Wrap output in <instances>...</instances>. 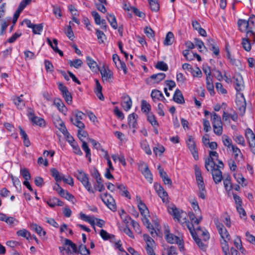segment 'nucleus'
I'll list each match as a JSON object with an SVG mask.
<instances>
[{
  "label": "nucleus",
  "instance_id": "nucleus-6",
  "mask_svg": "<svg viewBox=\"0 0 255 255\" xmlns=\"http://www.w3.org/2000/svg\"><path fill=\"white\" fill-rule=\"evenodd\" d=\"M212 115L214 132L217 135H220L222 134L223 132L222 123L221 117L215 113L212 114Z\"/></svg>",
  "mask_w": 255,
  "mask_h": 255
},
{
  "label": "nucleus",
  "instance_id": "nucleus-8",
  "mask_svg": "<svg viewBox=\"0 0 255 255\" xmlns=\"http://www.w3.org/2000/svg\"><path fill=\"white\" fill-rule=\"evenodd\" d=\"M86 118V114L81 111H77L74 118H70L71 123L80 129L85 128L84 124L81 121Z\"/></svg>",
  "mask_w": 255,
  "mask_h": 255
},
{
  "label": "nucleus",
  "instance_id": "nucleus-50",
  "mask_svg": "<svg viewBox=\"0 0 255 255\" xmlns=\"http://www.w3.org/2000/svg\"><path fill=\"white\" fill-rule=\"evenodd\" d=\"M194 42L195 44V46L196 45L197 47L200 52L203 51L204 49L206 50H207L206 47L204 45V42L202 40L198 38H195Z\"/></svg>",
  "mask_w": 255,
  "mask_h": 255
},
{
  "label": "nucleus",
  "instance_id": "nucleus-33",
  "mask_svg": "<svg viewBox=\"0 0 255 255\" xmlns=\"http://www.w3.org/2000/svg\"><path fill=\"white\" fill-rule=\"evenodd\" d=\"M196 236H202L204 241L208 240L210 238L209 234L207 231H203L200 227H197L195 229Z\"/></svg>",
  "mask_w": 255,
  "mask_h": 255
},
{
  "label": "nucleus",
  "instance_id": "nucleus-41",
  "mask_svg": "<svg viewBox=\"0 0 255 255\" xmlns=\"http://www.w3.org/2000/svg\"><path fill=\"white\" fill-rule=\"evenodd\" d=\"M62 197L67 199L68 201H72L74 199V197L67 190H61L60 194H59Z\"/></svg>",
  "mask_w": 255,
  "mask_h": 255
},
{
  "label": "nucleus",
  "instance_id": "nucleus-60",
  "mask_svg": "<svg viewBox=\"0 0 255 255\" xmlns=\"http://www.w3.org/2000/svg\"><path fill=\"white\" fill-rule=\"evenodd\" d=\"M156 68L159 69L160 70H162L164 71H166L168 70V66L163 61H159L155 65Z\"/></svg>",
  "mask_w": 255,
  "mask_h": 255
},
{
  "label": "nucleus",
  "instance_id": "nucleus-2",
  "mask_svg": "<svg viewBox=\"0 0 255 255\" xmlns=\"http://www.w3.org/2000/svg\"><path fill=\"white\" fill-rule=\"evenodd\" d=\"M238 25L241 31L246 32L247 37H253V34L255 33V16H250L248 20L239 19Z\"/></svg>",
  "mask_w": 255,
  "mask_h": 255
},
{
  "label": "nucleus",
  "instance_id": "nucleus-22",
  "mask_svg": "<svg viewBox=\"0 0 255 255\" xmlns=\"http://www.w3.org/2000/svg\"><path fill=\"white\" fill-rule=\"evenodd\" d=\"M251 41L255 42V33L253 34V37H248L246 36L242 40L243 47L247 51H250L251 49Z\"/></svg>",
  "mask_w": 255,
  "mask_h": 255
},
{
  "label": "nucleus",
  "instance_id": "nucleus-14",
  "mask_svg": "<svg viewBox=\"0 0 255 255\" xmlns=\"http://www.w3.org/2000/svg\"><path fill=\"white\" fill-rule=\"evenodd\" d=\"M154 187L156 193L158 196L161 198L164 203H167L169 202L168 196L167 193L164 189V188L157 183L154 184Z\"/></svg>",
  "mask_w": 255,
  "mask_h": 255
},
{
  "label": "nucleus",
  "instance_id": "nucleus-9",
  "mask_svg": "<svg viewBox=\"0 0 255 255\" xmlns=\"http://www.w3.org/2000/svg\"><path fill=\"white\" fill-rule=\"evenodd\" d=\"M186 143L194 159L196 160H197L199 157L198 149L194 138L192 135L188 136V139L186 140Z\"/></svg>",
  "mask_w": 255,
  "mask_h": 255
},
{
  "label": "nucleus",
  "instance_id": "nucleus-11",
  "mask_svg": "<svg viewBox=\"0 0 255 255\" xmlns=\"http://www.w3.org/2000/svg\"><path fill=\"white\" fill-rule=\"evenodd\" d=\"M100 197L103 202L111 210L114 211L116 210L117 207L113 198L108 193L101 194Z\"/></svg>",
  "mask_w": 255,
  "mask_h": 255
},
{
  "label": "nucleus",
  "instance_id": "nucleus-29",
  "mask_svg": "<svg viewBox=\"0 0 255 255\" xmlns=\"http://www.w3.org/2000/svg\"><path fill=\"white\" fill-rule=\"evenodd\" d=\"M46 202L47 204L52 208L56 206H63L64 205V202L56 197H53L49 199L46 201Z\"/></svg>",
  "mask_w": 255,
  "mask_h": 255
},
{
  "label": "nucleus",
  "instance_id": "nucleus-18",
  "mask_svg": "<svg viewBox=\"0 0 255 255\" xmlns=\"http://www.w3.org/2000/svg\"><path fill=\"white\" fill-rule=\"evenodd\" d=\"M151 97L154 102H156L158 101H162L165 103L166 101V100L164 98L162 93L158 90L154 89L152 90Z\"/></svg>",
  "mask_w": 255,
  "mask_h": 255
},
{
  "label": "nucleus",
  "instance_id": "nucleus-27",
  "mask_svg": "<svg viewBox=\"0 0 255 255\" xmlns=\"http://www.w3.org/2000/svg\"><path fill=\"white\" fill-rule=\"evenodd\" d=\"M23 96V95L21 94L20 96L13 97L12 99L14 104L19 109H22L25 107V102L22 99Z\"/></svg>",
  "mask_w": 255,
  "mask_h": 255
},
{
  "label": "nucleus",
  "instance_id": "nucleus-1",
  "mask_svg": "<svg viewBox=\"0 0 255 255\" xmlns=\"http://www.w3.org/2000/svg\"><path fill=\"white\" fill-rule=\"evenodd\" d=\"M219 154L215 151H210L209 156L205 160V166L208 171L212 173L214 182L218 184L223 179L222 173L220 169L224 168V164L218 159Z\"/></svg>",
  "mask_w": 255,
  "mask_h": 255
},
{
  "label": "nucleus",
  "instance_id": "nucleus-13",
  "mask_svg": "<svg viewBox=\"0 0 255 255\" xmlns=\"http://www.w3.org/2000/svg\"><path fill=\"white\" fill-rule=\"evenodd\" d=\"M215 224L222 239L230 240V235L223 224L218 220L215 221Z\"/></svg>",
  "mask_w": 255,
  "mask_h": 255
},
{
  "label": "nucleus",
  "instance_id": "nucleus-12",
  "mask_svg": "<svg viewBox=\"0 0 255 255\" xmlns=\"http://www.w3.org/2000/svg\"><path fill=\"white\" fill-rule=\"evenodd\" d=\"M165 77L166 75L163 73L153 74L145 80V82L148 85H153L159 83L161 81L163 80Z\"/></svg>",
  "mask_w": 255,
  "mask_h": 255
},
{
  "label": "nucleus",
  "instance_id": "nucleus-16",
  "mask_svg": "<svg viewBox=\"0 0 255 255\" xmlns=\"http://www.w3.org/2000/svg\"><path fill=\"white\" fill-rule=\"evenodd\" d=\"M28 117L31 122L40 127L45 126V121L43 119L35 116L34 112L31 111L28 114Z\"/></svg>",
  "mask_w": 255,
  "mask_h": 255
},
{
  "label": "nucleus",
  "instance_id": "nucleus-51",
  "mask_svg": "<svg viewBox=\"0 0 255 255\" xmlns=\"http://www.w3.org/2000/svg\"><path fill=\"white\" fill-rule=\"evenodd\" d=\"M234 177L237 181L242 185V186H246L247 184L245 183L246 181L245 178L240 174H234Z\"/></svg>",
  "mask_w": 255,
  "mask_h": 255
},
{
  "label": "nucleus",
  "instance_id": "nucleus-17",
  "mask_svg": "<svg viewBox=\"0 0 255 255\" xmlns=\"http://www.w3.org/2000/svg\"><path fill=\"white\" fill-rule=\"evenodd\" d=\"M64 245L67 246L66 250L67 254H74L78 253L76 245L73 243L70 240L65 239Z\"/></svg>",
  "mask_w": 255,
  "mask_h": 255
},
{
  "label": "nucleus",
  "instance_id": "nucleus-32",
  "mask_svg": "<svg viewBox=\"0 0 255 255\" xmlns=\"http://www.w3.org/2000/svg\"><path fill=\"white\" fill-rule=\"evenodd\" d=\"M173 98V100L178 104H183L185 102L183 96L179 89L175 90Z\"/></svg>",
  "mask_w": 255,
  "mask_h": 255
},
{
  "label": "nucleus",
  "instance_id": "nucleus-24",
  "mask_svg": "<svg viewBox=\"0 0 255 255\" xmlns=\"http://www.w3.org/2000/svg\"><path fill=\"white\" fill-rule=\"evenodd\" d=\"M235 88L237 92L242 91L244 89V81L242 76L237 75L235 77Z\"/></svg>",
  "mask_w": 255,
  "mask_h": 255
},
{
  "label": "nucleus",
  "instance_id": "nucleus-57",
  "mask_svg": "<svg viewBox=\"0 0 255 255\" xmlns=\"http://www.w3.org/2000/svg\"><path fill=\"white\" fill-rule=\"evenodd\" d=\"M96 34L99 40V42L100 44L103 43L106 38V35L104 32L97 29H96Z\"/></svg>",
  "mask_w": 255,
  "mask_h": 255
},
{
  "label": "nucleus",
  "instance_id": "nucleus-40",
  "mask_svg": "<svg viewBox=\"0 0 255 255\" xmlns=\"http://www.w3.org/2000/svg\"><path fill=\"white\" fill-rule=\"evenodd\" d=\"M174 40V34L172 32H168L166 36L165 39L164 41V44L165 45H171L172 44Z\"/></svg>",
  "mask_w": 255,
  "mask_h": 255
},
{
  "label": "nucleus",
  "instance_id": "nucleus-31",
  "mask_svg": "<svg viewBox=\"0 0 255 255\" xmlns=\"http://www.w3.org/2000/svg\"><path fill=\"white\" fill-rule=\"evenodd\" d=\"M86 61L88 66L92 71L93 72H97L99 70V67L98 66L97 62L91 57L87 56Z\"/></svg>",
  "mask_w": 255,
  "mask_h": 255
},
{
  "label": "nucleus",
  "instance_id": "nucleus-19",
  "mask_svg": "<svg viewBox=\"0 0 255 255\" xmlns=\"http://www.w3.org/2000/svg\"><path fill=\"white\" fill-rule=\"evenodd\" d=\"M100 71L103 81H109L113 78V72L109 68H106L105 66H103Z\"/></svg>",
  "mask_w": 255,
  "mask_h": 255
},
{
  "label": "nucleus",
  "instance_id": "nucleus-36",
  "mask_svg": "<svg viewBox=\"0 0 255 255\" xmlns=\"http://www.w3.org/2000/svg\"><path fill=\"white\" fill-rule=\"evenodd\" d=\"M245 136L249 143L251 142L255 141V134L253 132L252 130L248 128L245 131Z\"/></svg>",
  "mask_w": 255,
  "mask_h": 255
},
{
  "label": "nucleus",
  "instance_id": "nucleus-23",
  "mask_svg": "<svg viewBox=\"0 0 255 255\" xmlns=\"http://www.w3.org/2000/svg\"><path fill=\"white\" fill-rule=\"evenodd\" d=\"M193 227H189V230L198 246L202 250H205L206 249V245L199 239L198 237L196 236L195 232L193 229Z\"/></svg>",
  "mask_w": 255,
  "mask_h": 255
},
{
  "label": "nucleus",
  "instance_id": "nucleus-35",
  "mask_svg": "<svg viewBox=\"0 0 255 255\" xmlns=\"http://www.w3.org/2000/svg\"><path fill=\"white\" fill-rule=\"evenodd\" d=\"M141 172L147 181L151 183L153 181L152 174L147 165H145L144 170Z\"/></svg>",
  "mask_w": 255,
  "mask_h": 255
},
{
  "label": "nucleus",
  "instance_id": "nucleus-56",
  "mask_svg": "<svg viewBox=\"0 0 255 255\" xmlns=\"http://www.w3.org/2000/svg\"><path fill=\"white\" fill-rule=\"evenodd\" d=\"M100 236L104 240H108L115 237L114 235H110L106 231L103 229L101 230L100 231Z\"/></svg>",
  "mask_w": 255,
  "mask_h": 255
},
{
  "label": "nucleus",
  "instance_id": "nucleus-52",
  "mask_svg": "<svg viewBox=\"0 0 255 255\" xmlns=\"http://www.w3.org/2000/svg\"><path fill=\"white\" fill-rule=\"evenodd\" d=\"M147 120L152 126H158V123L156 120L155 117L152 113L147 115Z\"/></svg>",
  "mask_w": 255,
  "mask_h": 255
},
{
  "label": "nucleus",
  "instance_id": "nucleus-45",
  "mask_svg": "<svg viewBox=\"0 0 255 255\" xmlns=\"http://www.w3.org/2000/svg\"><path fill=\"white\" fill-rule=\"evenodd\" d=\"M82 148L86 153V157L88 158L89 161L90 162L91 161V150L88 145L86 141H83L82 145Z\"/></svg>",
  "mask_w": 255,
  "mask_h": 255
},
{
  "label": "nucleus",
  "instance_id": "nucleus-25",
  "mask_svg": "<svg viewBox=\"0 0 255 255\" xmlns=\"http://www.w3.org/2000/svg\"><path fill=\"white\" fill-rule=\"evenodd\" d=\"M143 224L148 229L151 235L154 237V234L157 235L155 229L153 228V226L150 224L149 220L147 219V216H143L142 219Z\"/></svg>",
  "mask_w": 255,
  "mask_h": 255
},
{
  "label": "nucleus",
  "instance_id": "nucleus-37",
  "mask_svg": "<svg viewBox=\"0 0 255 255\" xmlns=\"http://www.w3.org/2000/svg\"><path fill=\"white\" fill-rule=\"evenodd\" d=\"M141 110L143 113L148 115L150 113L151 106L146 101L143 100L141 102Z\"/></svg>",
  "mask_w": 255,
  "mask_h": 255
},
{
  "label": "nucleus",
  "instance_id": "nucleus-43",
  "mask_svg": "<svg viewBox=\"0 0 255 255\" xmlns=\"http://www.w3.org/2000/svg\"><path fill=\"white\" fill-rule=\"evenodd\" d=\"M137 206L139 210L140 211V214L143 216V217L149 216V211L144 203L138 204Z\"/></svg>",
  "mask_w": 255,
  "mask_h": 255
},
{
  "label": "nucleus",
  "instance_id": "nucleus-26",
  "mask_svg": "<svg viewBox=\"0 0 255 255\" xmlns=\"http://www.w3.org/2000/svg\"><path fill=\"white\" fill-rule=\"evenodd\" d=\"M54 104L60 112L63 113L65 115L66 114L67 109L61 99L59 98L55 99L54 101Z\"/></svg>",
  "mask_w": 255,
  "mask_h": 255
},
{
  "label": "nucleus",
  "instance_id": "nucleus-5",
  "mask_svg": "<svg viewBox=\"0 0 255 255\" xmlns=\"http://www.w3.org/2000/svg\"><path fill=\"white\" fill-rule=\"evenodd\" d=\"M165 238L167 242L170 244L176 243L179 248L183 247V240L180 237H177L173 234L170 233L169 227H165Z\"/></svg>",
  "mask_w": 255,
  "mask_h": 255
},
{
  "label": "nucleus",
  "instance_id": "nucleus-49",
  "mask_svg": "<svg viewBox=\"0 0 255 255\" xmlns=\"http://www.w3.org/2000/svg\"><path fill=\"white\" fill-rule=\"evenodd\" d=\"M68 64L71 67L78 69L82 66L83 62L81 59H77L74 60H69Z\"/></svg>",
  "mask_w": 255,
  "mask_h": 255
},
{
  "label": "nucleus",
  "instance_id": "nucleus-20",
  "mask_svg": "<svg viewBox=\"0 0 255 255\" xmlns=\"http://www.w3.org/2000/svg\"><path fill=\"white\" fill-rule=\"evenodd\" d=\"M195 175L197 181V184L199 187L205 186L203 178L202 175L201 171L197 165L195 166Z\"/></svg>",
  "mask_w": 255,
  "mask_h": 255
},
{
  "label": "nucleus",
  "instance_id": "nucleus-61",
  "mask_svg": "<svg viewBox=\"0 0 255 255\" xmlns=\"http://www.w3.org/2000/svg\"><path fill=\"white\" fill-rule=\"evenodd\" d=\"M88 133L85 130H83V129L79 128L78 131V136L80 140L83 142V141H85L84 140V138L88 136Z\"/></svg>",
  "mask_w": 255,
  "mask_h": 255
},
{
  "label": "nucleus",
  "instance_id": "nucleus-48",
  "mask_svg": "<svg viewBox=\"0 0 255 255\" xmlns=\"http://www.w3.org/2000/svg\"><path fill=\"white\" fill-rule=\"evenodd\" d=\"M16 235L18 236H20L23 238H26L27 240H29L31 239V235L27 230L25 229H22L18 230L16 232Z\"/></svg>",
  "mask_w": 255,
  "mask_h": 255
},
{
  "label": "nucleus",
  "instance_id": "nucleus-28",
  "mask_svg": "<svg viewBox=\"0 0 255 255\" xmlns=\"http://www.w3.org/2000/svg\"><path fill=\"white\" fill-rule=\"evenodd\" d=\"M123 99L124 101L122 103V106L125 111H128L132 106L131 99L128 95H125Z\"/></svg>",
  "mask_w": 255,
  "mask_h": 255
},
{
  "label": "nucleus",
  "instance_id": "nucleus-38",
  "mask_svg": "<svg viewBox=\"0 0 255 255\" xmlns=\"http://www.w3.org/2000/svg\"><path fill=\"white\" fill-rule=\"evenodd\" d=\"M81 219L90 223L95 228V218L87 216L84 213H80Z\"/></svg>",
  "mask_w": 255,
  "mask_h": 255
},
{
  "label": "nucleus",
  "instance_id": "nucleus-59",
  "mask_svg": "<svg viewBox=\"0 0 255 255\" xmlns=\"http://www.w3.org/2000/svg\"><path fill=\"white\" fill-rule=\"evenodd\" d=\"M223 141L225 146L228 147H232V146H234L232 144V139L227 135H224L223 137Z\"/></svg>",
  "mask_w": 255,
  "mask_h": 255
},
{
  "label": "nucleus",
  "instance_id": "nucleus-54",
  "mask_svg": "<svg viewBox=\"0 0 255 255\" xmlns=\"http://www.w3.org/2000/svg\"><path fill=\"white\" fill-rule=\"evenodd\" d=\"M224 185L226 190H230L232 189V184L231 183V177L228 176L224 180Z\"/></svg>",
  "mask_w": 255,
  "mask_h": 255
},
{
  "label": "nucleus",
  "instance_id": "nucleus-21",
  "mask_svg": "<svg viewBox=\"0 0 255 255\" xmlns=\"http://www.w3.org/2000/svg\"><path fill=\"white\" fill-rule=\"evenodd\" d=\"M138 116L137 115L133 113L130 114L128 117V124L129 127L133 128V132H135V128H137V118Z\"/></svg>",
  "mask_w": 255,
  "mask_h": 255
},
{
  "label": "nucleus",
  "instance_id": "nucleus-4",
  "mask_svg": "<svg viewBox=\"0 0 255 255\" xmlns=\"http://www.w3.org/2000/svg\"><path fill=\"white\" fill-rule=\"evenodd\" d=\"M76 176L89 192L95 193V191L92 189V185L89 181L88 175L85 172L82 170H78L76 174Z\"/></svg>",
  "mask_w": 255,
  "mask_h": 255
},
{
  "label": "nucleus",
  "instance_id": "nucleus-62",
  "mask_svg": "<svg viewBox=\"0 0 255 255\" xmlns=\"http://www.w3.org/2000/svg\"><path fill=\"white\" fill-rule=\"evenodd\" d=\"M20 174L25 179V180H28L31 178V175L29 171L26 168H22L20 169Z\"/></svg>",
  "mask_w": 255,
  "mask_h": 255
},
{
  "label": "nucleus",
  "instance_id": "nucleus-64",
  "mask_svg": "<svg viewBox=\"0 0 255 255\" xmlns=\"http://www.w3.org/2000/svg\"><path fill=\"white\" fill-rule=\"evenodd\" d=\"M234 139L238 144H241L244 146L246 145L244 138L242 135H236Z\"/></svg>",
  "mask_w": 255,
  "mask_h": 255
},
{
  "label": "nucleus",
  "instance_id": "nucleus-46",
  "mask_svg": "<svg viewBox=\"0 0 255 255\" xmlns=\"http://www.w3.org/2000/svg\"><path fill=\"white\" fill-rule=\"evenodd\" d=\"M117 188L120 190V193L123 196H125L128 198H130L129 192L127 190L126 187L123 184H119L117 185Z\"/></svg>",
  "mask_w": 255,
  "mask_h": 255
},
{
  "label": "nucleus",
  "instance_id": "nucleus-3",
  "mask_svg": "<svg viewBox=\"0 0 255 255\" xmlns=\"http://www.w3.org/2000/svg\"><path fill=\"white\" fill-rule=\"evenodd\" d=\"M188 215L189 217V219L190 221L187 220L186 218L183 219V225L185 224L189 229V227H193V229L194 231L195 232V229L197 227H199L198 225L200 222L202 220V216L201 214L196 215L192 212H189L188 213Z\"/></svg>",
  "mask_w": 255,
  "mask_h": 255
},
{
  "label": "nucleus",
  "instance_id": "nucleus-42",
  "mask_svg": "<svg viewBox=\"0 0 255 255\" xmlns=\"http://www.w3.org/2000/svg\"><path fill=\"white\" fill-rule=\"evenodd\" d=\"M150 9L152 11L157 12L159 9L158 0H148Z\"/></svg>",
  "mask_w": 255,
  "mask_h": 255
},
{
  "label": "nucleus",
  "instance_id": "nucleus-44",
  "mask_svg": "<svg viewBox=\"0 0 255 255\" xmlns=\"http://www.w3.org/2000/svg\"><path fill=\"white\" fill-rule=\"evenodd\" d=\"M107 19L110 22L111 26L115 29H116L118 27V24L116 20V18L113 14H108L107 16Z\"/></svg>",
  "mask_w": 255,
  "mask_h": 255
},
{
  "label": "nucleus",
  "instance_id": "nucleus-10",
  "mask_svg": "<svg viewBox=\"0 0 255 255\" xmlns=\"http://www.w3.org/2000/svg\"><path fill=\"white\" fill-rule=\"evenodd\" d=\"M236 103L240 115H244L246 109V102L243 93H239L237 95Z\"/></svg>",
  "mask_w": 255,
  "mask_h": 255
},
{
  "label": "nucleus",
  "instance_id": "nucleus-55",
  "mask_svg": "<svg viewBox=\"0 0 255 255\" xmlns=\"http://www.w3.org/2000/svg\"><path fill=\"white\" fill-rule=\"evenodd\" d=\"M79 253L82 255H89L90 254V251L88 249L85 245H81L79 247Z\"/></svg>",
  "mask_w": 255,
  "mask_h": 255
},
{
  "label": "nucleus",
  "instance_id": "nucleus-63",
  "mask_svg": "<svg viewBox=\"0 0 255 255\" xmlns=\"http://www.w3.org/2000/svg\"><path fill=\"white\" fill-rule=\"evenodd\" d=\"M237 210L240 214V217L244 220L246 219V213L244 209L242 207V205L236 206Z\"/></svg>",
  "mask_w": 255,
  "mask_h": 255
},
{
  "label": "nucleus",
  "instance_id": "nucleus-7",
  "mask_svg": "<svg viewBox=\"0 0 255 255\" xmlns=\"http://www.w3.org/2000/svg\"><path fill=\"white\" fill-rule=\"evenodd\" d=\"M169 213L171 215L174 219L177 220L183 224V219L186 216V213L180 210L175 205H172L168 208Z\"/></svg>",
  "mask_w": 255,
  "mask_h": 255
},
{
  "label": "nucleus",
  "instance_id": "nucleus-39",
  "mask_svg": "<svg viewBox=\"0 0 255 255\" xmlns=\"http://www.w3.org/2000/svg\"><path fill=\"white\" fill-rule=\"evenodd\" d=\"M30 227L31 230L34 231L40 236H45L46 234V232L43 231L42 228L36 224H31Z\"/></svg>",
  "mask_w": 255,
  "mask_h": 255
},
{
  "label": "nucleus",
  "instance_id": "nucleus-53",
  "mask_svg": "<svg viewBox=\"0 0 255 255\" xmlns=\"http://www.w3.org/2000/svg\"><path fill=\"white\" fill-rule=\"evenodd\" d=\"M43 25L42 23L34 24L32 27L33 32L35 34H40L43 30Z\"/></svg>",
  "mask_w": 255,
  "mask_h": 255
},
{
  "label": "nucleus",
  "instance_id": "nucleus-15",
  "mask_svg": "<svg viewBox=\"0 0 255 255\" xmlns=\"http://www.w3.org/2000/svg\"><path fill=\"white\" fill-rule=\"evenodd\" d=\"M143 238L146 244L145 249L147 253H152L154 251L153 247L155 244L154 241L147 234H143Z\"/></svg>",
  "mask_w": 255,
  "mask_h": 255
},
{
  "label": "nucleus",
  "instance_id": "nucleus-58",
  "mask_svg": "<svg viewBox=\"0 0 255 255\" xmlns=\"http://www.w3.org/2000/svg\"><path fill=\"white\" fill-rule=\"evenodd\" d=\"M58 45V41L56 39H53V44L50 46L53 49V50L57 53H58L61 56L63 55V52L59 50L57 46Z\"/></svg>",
  "mask_w": 255,
  "mask_h": 255
},
{
  "label": "nucleus",
  "instance_id": "nucleus-47",
  "mask_svg": "<svg viewBox=\"0 0 255 255\" xmlns=\"http://www.w3.org/2000/svg\"><path fill=\"white\" fill-rule=\"evenodd\" d=\"M141 148L148 155H151L152 153L151 150L150 149L149 146L146 140H142L140 143Z\"/></svg>",
  "mask_w": 255,
  "mask_h": 255
},
{
  "label": "nucleus",
  "instance_id": "nucleus-34",
  "mask_svg": "<svg viewBox=\"0 0 255 255\" xmlns=\"http://www.w3.org/2000/svg\"><path fill=\"white\" fill-rule=\"evenodd\" d=\"M20 130V134L23 139L24 145L26 147H29L30 145V141L29 139L28 136L25 131L22 128L21 126L18 127Z\"/></svg>",
  "mask_w": 255,
  "mask_h": 255
},
{
  "label": "nucleus",
  "instance_id": "nucleus-30",
  "mask_svg": "<svg viewBox=\"0 0 255 255\" xmlns=\"http://www.w3.org/2000/svg\"><path fill=\"white\" fill-rule=\"evenodd\" d=\"M95 82L96 87L95 90V93L100 100L104 101L105 98L102 93V86L101 85L98 79H96Z\"/></svg>",
  "mask_w": 255,
  "mask_h": 255
}]
</instances>
